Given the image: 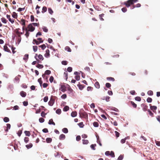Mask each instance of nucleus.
<instances>
[{"label":"nucleus","instance_id":"4d7b16f0","mask_svg":"<svg viewBox=\"0 0 160 160\" xmlns=\"http://www.w3.org/2000/svg\"><path fill=\"white\" fill-rule=\"evenodd\" d=\"M13 109L15 110H18L19 109V107L18 106L15 105L13 107Z\"/></svg>","mask_w":160,"mask_h":160},{"label":"nucleus","instance_id":"7c9ffc66","mask_svg":"<svg viewBox=\"0 0 160 160\" xmlns=\"http://www.w3.org/2000/svg\"><path fill=\"white\" fill-rule=\"evenodd\" d=\"M9 118L7 117H5L3 118V121L5 122H8L9 121Z\"/></svg>","mask_w":160,"mask_h":160},{"label":"nucleus","instance_id":"f03ea898","mask_svg":"<svg viewBox=\"0 0 160 160\" xmlns=\"http://www.w3.org/2000/svg\"><path fill=\"white\" fill-rule=\"evenodd\" d=\"M53 96H52L50 100L48 102V105L50 106H52L54 103L55 100L52 98Z\"/></svg>","mask_w":160,"mask_h":160},{"label":"nucleus","instance_id":"473e14b6","mask_svg":"<svg viewBox=\"0 0 160 160\" xmlns=\"http://www.w3.org/2000/svg\"><path fill=\"white\" fill-rule=\"evenodd\" d=\"M81 115H82L83 117H85L87 116V115L86 113L84 112L83 113H80V117H81Z\"/></svg>","mask_w":160,"mask_h":160},{"label":"nucleus","instance_id":"3c124183","mask_svg":"<svg viewBox=\"0 0 160 160\" xmlns=\"http://www.w3.org/2000/svg\"><path fill=\"white\" fill-rule=\"evenodd\" d=\"M39 122L40 123H42L44 121V119L42 118H39Z\"/></svg>","mask_w":160,"mask_h":160},{"label":"nucleus","instance_id":"6e6552de","mask_svg":"<svg viewBox=\"0 0 160 160\" xmlns=\"http://www.w3.org/2000/svg\"><path fill=\"white\" fill-rule=\"evenodd\" d=\"M48 124L49 125H55V123L53 122V119H51L48 122Z\"/></svg>","mask_w":160,"mask_h":160},{"label":"nucleus","instance_id":"69168bd1","mask_svg":"<svg viewBox=\"0 0 160 160\" xmlns=\"http://www.w3.org/2000/svg\"><path fill=\"white\" fill-rule=\"evenodd\" d=\"M42 131L44 133H47L48 132V130L47 128H45L42 129Z\"/></svg>","mask_w":160,"mask_h":160},{"label":"nucleus","instance_id":"58836bf2","mask_svg":"<svg viewBox=\"0 0 160 160\" xmlns=\"http://www.w3.org/2000/svg\"><path fill=\"white\" fill-rule=\"evenodd\" d=\"M36 67L37 68L39 69H42L43 68V65L40 64H38L36 66Z\"/></svg>","mask_w":160,"mask_h":160},{"label":"nucleus","instance_id":"412c9836","mask_svg":"<svg viewBox=\"0 0 160 160\" xmlns=\"http://www.w3.org/2000/svg\"><path fill=\"white\" fill-rule=\"evenodd\" d=\"M20 23L22 25L25 26V20L23 19H21Z\"/></svg>","mask_w":160,"mask_h":160},{"label":"nucleus","instance_id":"aec40b11","mask_svg":"<svg viewBox=\"0 0 160 160\" xmlns=\"http://www.w3.org/2000/svg\"><path fill=\"white\" fill-rule=\"evenodd\" d=\"M65 50L67 51L68 52H71V49L68 46H66L65 48Z\"/></svg>","mask_w":160,"mask_h":160},{"label":"nucleus","instance_id":"5fc2aeb1","mask_svg":"<svg viewBox=\"0 0 160 160\" xmlns=\"http://www.w3.org/2000/svg\"><path fill=\"white\" fill-rule=\"evenodd\" d=\"M25 9V8H18V12H21L22 11H24Z\"/></svg>","mask_w":160,"mask_h":160},{"label":"nucleus","instance_id":"c03bdc74","mask_svg":"<svg viewBox=\"0 0 160 160\" xmlns=\"http://www.w3.org/2000/svg\"><path fill=\"white\" fill-rule=\"evenodd\" d=\"M78 124L80 128H83L84 126L82 122H79Z\"/></svg>","mask_w":160,"mask_h":160},{"label":"nucleus","instance_id":"4c0bfd02","mask_svg":"<svg viewBox=\"0 0 160 160\" xmlns=\"http://www.w3.org/2000/svg\"><path fill=\"white\" fill-rule=\"evenodd\" d=\"M41 78H40L38 79V82L39 83L40 86L42 87V82L41 80Z\"/></svg>","mask_w":160,"mask_h":160},{"label":"nucleus","instance_id":"a18cd8bd","mask_svg":"<svg viewBox=\"0 0 160 160\" xmlns=\"http://www.w3.org/2000/svg\"><path fill=\"white\" fill-rule=\"evenodd\" d=\"M51 73V72L49 70H47L45 71V75H49Z\"/></svg>","mask_w":160,"mask_h":160},{"label":"nucleus","instance_id":"8fccbe9b","mask_svg":"<svg viewBox=\"0 0 160 160\" xmlns=\"http://www.w3.org/2000/svg\"><path fill=\"white\" fill-rule=\"evenodd\" d=\"M54 80V78L52 76H51L49 78V81L51 83H52L53 82Z\"/></svg>","mask_w":160,"mask_h":160},{"label":"nucleus","instance_id":"774afa93","mask_svg":"<svg viewBox=\"0 0 160 160\" xmlns=\"http://www.w3.org/2000/svg\"><path fill=\"white\" fill-rule=\"evenodd\" d=\"M123 158V157L122 155H120L118 157V160H122Z\"/></svg>","mask_w":160,"mask_h":160},{"label":"nucleus","instance_id":"423d86ee","mask_svg":"<svg viewBox=\"0 0 160 160\" xmlns=\"http://www.w3.org/2000/svg\"><path fill=\"white\" fill-rule=\"evenodd\" d=\"M65 138V135L62 134H61L59 137V139L60 140H64Z\"/></svg>","mask_w":160,"mask_h":160},{"label":"nucleus","instance_id":"bf43d9fd","mask_svg":"<svg viewBox=\"0 0 160 160\" xmlns=\"http://www.w3.org/2000/svg\"><path fill=\"white\" fill-rule=\"evenodd\" d=\"M46 114L44 112L42 111L41 113V116L42 117H45Z\"/></svg>","mask_w":160,"mask_h":160},{"label":"nucleus","instance_id":"a19ab883","mask_svg":"<svg viewBox=\"0 0 160 160\" xmlns=\"http://www.w3.org/2000/svg\"><path fill=\"white\" fill-rule=\"evenodd\" d=\"M42 29L43 31L44 32H47L48 31V29L47 28V27H43L42 28Z\"/></svg>","mask_w":160,"mask_h":160},{"label":"nucleus","instance_id":"9b49d317","mask_svg":"<svg viewBox=\"0 0 160 160\" xmlns=\"http://www.w3.org/2000/svg\"><path fill=\"white\" fill-rule=\"evenodd\" d=\"M77 115V112L76 111H74L72 112L71 113V116L72 117H75Z\"/></svg>","mask_w":160,"mask_h":160},{"label":"nucleus","instance_id":"6e6d98bb","mask_svg":"<svg viewBox=\"0 0 160 160\" xmlns=\"http://www.w3.org/2000/svg\"><path fill=\"white\" fill-rule=\"evenodd\" d=\"M148 94L149 95H152L153 94V92L152 91L149 90L148 92Z\"/></svg>","mask_w":160,"mask_h":160},{"label":"nucleus","instance_id":"ea45409f","mask_svg":"<svg viewBox=\"0 0 160 160\" xmlns=\"http://www.w3.org/2000/svg\"><path fill=\"white\" fill-rule=\"evenodd\" d=\"M56 113L58 114H60L61 112V110L60 109H57L56 111Z\"/></svg>","mask_w":160,"mask_h":160},{"label":"nucleus","instance_id":"c756f323","mask_svg":"<svg viewBox=\"0 0 160 160\" xmlns=\"http://www.w3.org/2000/svg\"><path fill=\"white\" fill-rule=\"evenodd\" d=\"M95 87L97 88H100V85L99 84L98 82H95Z\"/></svg>","mask_w":160,"mask_h":160},{"label":"nucleus","instance_id":"2eb2a0df","mask_svg":"<svg viewBox=\"0 0 160 160\" xmlns=\"http://www.w3.org/2000/svg\"><path fill=\"white\" fill-rule=\"evenodd\" d=\"M69 109V107L68 106H66L63 108V111L64 112H67Z\"/></svg>","mask_w":160,"mask_h":160},{"label":"nucleus","instance_id":"603ef678","mask_svg":"<svg viewBox=\"0 0 160 160\" xmlns=\"http://www.w3.org/2000/svg\"><path fill=\"white\" fill-rule=\"evenodd\" d=\"M147 101L148 102H151L152 101V98L148 97L147 99Z\"/></svg>","mask_w":160,"mask_h":160},{"label":"nucleus","instance_id":"72a5a7b5","mask_svg":"<svg viewBox=\"0 0 160 160\" xmlns=\"http://www.w3.org/2000/svg\"><path fill=\"white\" fill-rule=\"evenodd\" d=\"M13 87L12 85L9 84L8 85V89L10 90H12L13 88Z\"/></svg>","mask_w":160,"mask_h":160},{"label":"nucleus","instance_id":"e433bc0d","mask_svg":"<svg viewBox=\"0 0 160 160\" xmlns=\"http://www.w3.org/2000/svg\"><path fill=\"white\" fill-rule=\"evenodd\" d=\"M77 86L81 90H82L84 88V86L83 85L78 84Z\"/></svg>","mask_w":160,"mask_h":160},{"label":"nucleus","instance_id":"79ce46f5","mask_svg":"<svg viewBox=\"0 0 160 160\" xmlns=\"http://www.w3.org/2000/svg\"><path fill=\"white\" fill-rule=\"evenodd\" d=\"M38 58L41 60H43V58L42 56L40 54H39L38 55Z\"/></svg>","mask_w":160,"mask_h":160},{"label":"nucleus","instance_id":"de8ad7c7","mask_svg":"<svg viewBox=\"0 0 160 160\" xmlns=\"http://www.w3.org/2000/svg\"><path fill=\"white\" fill-rule=\"evenodd\" d=\"M39 47L41 48L42 50H44L46 48V46L44 44H43L39 46Z\"/></svg>","mask_w":160,"mask_h":160},{"label":"nucleus","instance_id":"cd10ccee","mask_svg":"<svg viewBox=\"0 0 160 160\" xmlns=\"http://www.w3.org/2000/svg\"><path fill=\"white\" fill-rule=\"evenodd\" d=\"M48 12L51 15H52L53 13V11L52 10V9L50 8H48Z\"/></svg>","mask_w":160,"mask_h":160},{"label":"nucleus","instance_id":"2f4dec72","mask_svg":"<svg viewBox=\"0 0 160 160\" xmlns=\"http://www.w3.org/2000/svg\"><path fill=\"white\" fill-rule=\"evenodd\" d=\"M104 14H102L99 15V18L100 19L101 21H103L104 19L102 18V17L104 16Z\"/></svg>","mask_w":160,"mask_h":160},{"label":"nucleus","instance_id":"393cba45","mask_svg":"<svg viewBox=\"0 0 160 160\" xmlns=\"http://www.w3.org/2000/svg\"><path fill=\"white\" fill-rule=\"evenodd\" d=\"M32 146V144L31 143H30L29 144L26 145V147L27 149H28L31 148Z\"/></svg>","mask_w":160,"mask_h":160},{"label":"nucleus","instance_id":"7ed1b4c3","mask_svg":"<svg viewBox=\"0 0 160 160\" xmlns=\"http://www.w3.org/2000/svg\"><path fill=\"white\" fill-rule=\"evenodd\" d=\"M28 28L29 29L28 31L31 32H33L35 29V28L33 27L31 23L28 25Z\"/></svg>","mask_w":160,"mask_h":160},{"label":"nucleus","instance_id":"f257e3e1","mask_svg":"<svg viewBox=\"0 0 160 160\" xmlns=\"http://www.w3.org/2000/svg\"><path fill=\"white\" fill-rule=\"evenodd\" d=\"M138 1V0H128V1L124 2V4L125 5L126 7H129L131 5H133L132 7V9H133L135 7L139 8L141 6L140 4L138 3L136 5H134V3Z\"/></svg>","mask_w":160,"mask_h":160},{"label":"nucleus","instance_id":"9d476101","mask_svg":"<svg viewBox=\"0 0 160 160\" xmlns=\"http://www.w3.org/2000/svg\"><path fill=\"white\" fill-rule=\"evenodd\" d=\"M7 125V129L5 130V131L6 132H8V130L10 128H11V125L10 124L8 123L6 124Z\"/></svg>","mask_w":160,"mask_h":160},{"label":"nucleus","instance_id":"5701e85b","mask_svg":"<svg viewBox=\"0 0 160 160\" xmlns=\"http://www.w3.org/2000/svg\"><path fill=\"white\" fill-rule=\"evenodd\" d=\"M40 43L36 39H34L33 41V44H36V45H38Z\"/></svg>","mask_w":160,"mask_h":160},{"label":"nucleus","instance_id":"4468645a","mask_svg":"<svg viewBox=\"0 0 160 160\" xmlns=\"http://www.w3.org/2000/svg\"><path fill=\"white\" fill-rule=\"evenodd\" d=\"M4 50L6 52H10V51L7 46H4Z\"/></svg>","mask_w":160,"mask_h":160},{"label":"nucleus","instance_id":"c85d7f7f","mask_svg":"<svg viewBox=\"0 0 160 160\" xmlns=\"http://www.w3.org/2000/svg\"><path fill=\"white\" fill-rule=\"evenodd\" d=\"M52 141V139L51 138H48L46 139V141L47 143H50Z\"/></svg>","mask_w":160,"mask_h":160},{"label":"nucleus","instance_id":"bb28decb","mask_svg":"<svg viewBox=\"0 0 160 160\" xmlns=\"http://www.w3.org/2000/svg\"><path fill=\"white\" fill-rule=\"evenodd\" d=\"M82 141L83 144H87L88 143V141L87 140L82 139Z\"/></svg>","mask_w":160,"mask_h":160},{"label":"nucleus","instance_id":"052dcab7","mask_svg":"<svg viewBox=\"0 0 160 160\" xmlns=\"http://www.w3.org/2000/svg\"><path fill=\"white\" fill-rule=\"evenodd\" d=\"M148 112L149 114L152 117H153V113L150 110L148 109Z\"/></svg>","mask_w":160,"mask_h":160},{"label":"nucleus","instance_id":"09e8293b","mask_svg":"<svg viewBox=\"0 0 160 160\" xmlns=\"http://www.w3.org/2000/svg\"><path fill=\"white\" fill-rule=\"evenodd\" d=\"M29 141V138L28 137H25L24 138V141L26 143H27Z\"/></svg>","mask_w":160,"mask_h":160},{"label":"nucleus","instance_id":"f3484780","mask_svg":"<svg viewBox=\"0 0 160 160\" xmlns=\"http://www.w3.org/2000/svg\"><path fill=\"white\" fill-rule=\"evenodd\" d=\"M12 17L14 18H17V14L15 12H13L12 15Z\"/></svg>","mask_w":160,"mask_h":160},{"label":"nucleus","instance_id":"49530a36","mask_svg":"<svg viewBox=\"0 0 160 160\" xmlns=\"http://www.w3.org/2000/svg\"><path fill=\"white\" fill-rule=\"evenodd\" d=\"M33 51L35 52L37 51L38 47L36 46H33Z\"/></svg>","mask_w":160,"mask_h":160},{"label":"nucleus","instance_id":"680f3d73","mask_svg":"<svg viewBox=\"0 0 160 160\" xmlns=\"http://www.w3.org/2000/svg\"><path fill=\"white\" fill-rule=\"evenodd\" d=\"M67 71L69 72H71L72 71V68L71 67H68L67 68Z\"/></svg>","mask_w":160,"mask_h":160},{"label":"nucleus","instance_id":"c9c22d12","mask_svg":"<svg viewBox=\"0 0 160 160\" xmlns=\"http://www.w3.org/2000/svg\"><path fill=\"white\" fill-rule=\"evenodd\" d=\"M93 126L95 127H98V123L97 122H95L93 123Z\"/></svg>","mask_w":160,"mask_h":160},{"label":"nucleus","instance_id":"a878e982","mask_svg":"<svg viewBox=\"0 0 160 160\" xmlns=\"http://www.w3.org/2000/svg\"><path fill=\"white\" fill-rule=\"evenodd\" d=\"M47 11V8L46 7L44 6L42 8V13H44L46 12Z\"/></svg>","mask_w":160,"mask_h":160},{"label":"nucleus","instance_id":"338daca9","mask_svg":"<svg viewBox=\"0 0 160 160\" xmlns=\"http://www.w3.org/2000/svg\"><path fill=\"white\" fill-rule=\"evenodd\" d=\"M62 98L65 99L67 98V95L66 94H63L61 96Z\"/></svg>","mask_w":160,"mask_h":160},{"label":"nucleus","instance_id":"39448f33","mask_svg":"<svg viewBox=\"0 0 160 160\" xmlns=\"http://www.w3.org/2000/svg\"><path fill=\"white\" fill-rule=\"evenodd\" d=\"M7 18L8 19L9 21L12 23H13L14 22V20L13 19H11L10 16L7 14L6 15Z\"/></svg>","mask_w":160,"mask_h":160},{"label":"nucleus","instance_id":"13d9d810","mask_svg":"<svg viewBox=\"0 0 160 160\" xmlns=\"http://www.w3.org/2000/svg\"><path fill=\"white\" fill-rule=\"evenodd\" d=\"M48 100V96H45L43 98V101L44 102H46Z\"/></svg>","mask_w":160,"mask_h":160},{"label":"nucleus","instance_id":"20e7f679","mask_svg":"<svg viewBox=\"0 0 160 160\" xmlns=\"http://www.w3.org/2000/svg\"><path fill=\"white\" fill-rule=\"evenodd\" d=\"M150 108L154 112L156 113V110L157 109V107L155 106H152L151 104H150Z\"/></svg>","mask_w":160,"mask_h":160},{"label":"nucleus","instance_id":"0e129e2a","mask_svg":"<svg viewBox=\"0 0 160 160\" xmlns=\"http://www.w3.org/2000/svg\"><path fill=\"white\" fill-rule=\"evenodd\" d=\"M135 100L138 101H140L141 100V98L140 97H137L135 98Z\"/></svg>","mask_w":160,"mask_h":160},{"label":"nucleus","instance_id":"e2e57ef3","mask_svg":"<svg viewBox=\"0 0 160 160\" xmlns=\"http://www.w3.org/2000/svg\"><path fill=\"white\" fill-rule=\"evenodd\" d=\"M81 138L80 136L78 135L76 137V140L77 141H79L81 140Z\"/></svg>","mask_w":160,"mask_h":160},{"label":"nucleus","instance_id":"864d4df0","mask_svg":"<svg viewBox=\"0 0 160 160\" xmlns=\"http://www.w3.org/2000/svg\"><path fill=\"white\" fill-rule=\"evenodd\" d=\"M62 64L64 65H67L68 64L67 61L65 60L62 61Z\"/></svg>","mask_w":160,"mask_h":160},{"label":"nucleus","instance_id":"37998d69","mask_svg":"<svg viewBox=\"0 0 160 160\" xmlns=\"http://www.w3.org/2000/svg\"><path fill=\"white\" fill-rule=\"evenodd\" d=\"M131 103L132 104L133 108H136L137 106V104H135L134 102L132 101H131Z\"/></svg>","mask_w":160,"mask_h":160},{"label":"nucleus","instance_id":"4be33fe9","mask_svg":"<svg viewBox=\"0 0 160 160\" xmlns=\"http://www.w3.org/2000/svg\"><path fill=\"white\" fill-rule=\"evenodd\" d=\"M24 133L26 136H30L31 135L30 132L29 131H24Z\"/></svg>","mask_w":160,"mask_h":160},{"label":"nucleus","instance_id":"0eeeda50","mask_svg":"<svg viewBox=\"0 0 160 160\" xmlns=\"http://www.w3.org/2000/svg\"><path fill=\"white\" fill-rule=\"evenodd\" d=\"M20 95L22 97H25L26 95V93L23 91L20 92Z\"/></svg>","mask_w":160,"mask_h":160},{"label":"nucleus","instance_id":"a211bd4d","mask_svg":"<svg viewBox=\"0 0 160 160\" xmlns=\"http://www.w3.org/2000/svg\"><path fill=\"white\" fill-rule=\"evenodd\" d=\"M62 132L65 133H67L68 132V130L66 128H64L62 129Z\"/></svg>","mask_w":160,"mask_h":160},{"label":"nucleus","instance_id":"1a4fd4ad","mask_svg":"<svg viewBox=\"0 0 160 160\" xmlns=\"http://www.w3.org/2000/svg\"><path fill=\"white\" fill-rule=\"evenodd\" d=\"M28 58V54H26L24 56V57L23 58V59L25 60V61L26 62H27Z\"/></svg>","mask_w":160,"mask_h":160},{"label":"nucleus","instance_id":"f8f14e48","mask_svg":"<svg viewBox=\"0 0 160 160\" xmlns=\"http://www.w3.org/2000/svg\"><path fill=\"white\" fill-rule=\"evenodd\" d=\"M142 110L144 111H146L147 110L148 108V106L147 105L143 104L142 105Z\"/></svg>","mask_w":160,"mask_h":160},{"label":"nucleus","instance_id":"f704fd0d","mask_svg":"<svg viewBox=\"0 0 160 160\" xmlns=\"http://www.w3.org/2000/svg\"><path fill=\"white\" fill-rule=\"evenodd\" d=\"M26 33L25 34V35L26 36L27 38H28V37L29 36V31H28L27 29V28L26 29Z\"/></svg>","mask_w":160,"mask_h":160},{"label":"nucleus","instance_id":"6ab92c4d","mask_svg":"<svg viewBox=\"0 0 160 160\" xmlns=\"http://www.w3.org/2000/svg\"><path fill=\"white\" fill-rule=\"evenodd\" d=\"M19 82V78L18 77H16L14 79V82H17L18 83Z\"/></svg>","mask_w":160,"mask_h":160},{"label":"nucleus","instance_id":"b1692460","mask_svg":"<svg viewBox=\"0 0 160 160\" xmlns=\"http://www.w3.org/2000/svg\"><path fill=\"white\" fill-rule=\"evenodd\" d=\"M110 97L108 96H107L106 97H103L102 98L103 100H105L106 101L108 102L109 101Z\"/></svg>","mask_w":160,"mask_h":160},{"label":"nucleus","instance_id":"ddd939ff","mask_svg":"<svg viewBox=\"0 0 160 160\" xmlns=\"http://www.w3.org/2000/svg\"><path fill=\"white\" fill-rule=\"evenodd\" d=\"M1 21L4 24H6L7 23L8 21L4 18H2L1 19Z\"/></svg>","mask_w":160,"mask_h":160},{"label":"nucleus","instance_id":"dca6fc26","mask_svg":"<svg viewBox=\"0 0 160 160\" xmlns=\"http://www.w3.org/2000/svg\"><path fill=\"white\" fill-rule=\"evenodd\" d=\"M96 146V145L95 144L91 145L90 147L92 150H95L96 149L95 147Z\"/></svg>","mask_w":160,"mask_h":160}]
</instances>
